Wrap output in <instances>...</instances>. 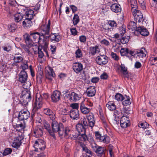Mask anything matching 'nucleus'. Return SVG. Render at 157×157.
<instances>
[{
	"mask_svg": "<svg viewBox=\"0 0 157 157\" xmlns=\"http://www.w3.org/2000/svg\"><path fill=\"white\" fill-rule=\"evenodd\" d=\"M132 13L134 17L135 21L140 23L144 20L143 15L139 10H136Z\"/></svg>",
	"mask_w": 157,
	"mask_h": 157,
	"instance_id": "nucleus-13",
	"label": "nucleus"
},
{
	"mask_svg": "<svg viewBox=\"0 0 157 157\" xmlns=\"http://www.w3.org/2000/svg\"><path fill=\"white\" fill-rule=\"evenodd\" d=\"M30 116V113L29 111L25 109L19 112L18 115V119L21 121L26 120L28 119Z\"/></svg>",
	"mask_w": 157,
	"mask_h": 157,
	"instance_id": "nucleus-9",
	"label": "nucleus"
},
{
	"mask_svg": "<svg viewBox=\"0 0 157 157\" xmlns=\"http://www.w3.org/2000/svg\"><path fill=\"white\" fill-rule=\"evenodd\" d=\"M70 116L71 118L73 120H77L79 118V111L78 109L71 110L70 111Z\"/></svg>",
	"mask_w": 157,
	"mask_h": 157,
	"instance_id": "nucleus-23",
	"label": "nucleus"
},
{
	"mask_svg": "<svg viewBox=\"0 0 157 157\" xmlns=\"http://www.w3.org/2000/svg\"><path fill=\"white\" fill-rule=\"evenodd\" d=\"M45 72L46 75L52 76V77H54L55 74L52 68L49 66H47L45 68Z\"/></svg>",
	"mask_w": 157,
	"mask_h": 157,
	"instance_id": "nucleus-28",
	"label": "nucleus"
},
{
	"mask_svg": "<svg viewBox=\"0 0 157 157\" xmlns=\"http://www.w3.org/2000/svg\"><path fill=\"white\" fill-rule=\"evenodd\" d=\"M136 31L139 32L143 36H146L149 34L148 30L143 26L138 27Z\"/></svg>",
	"mask_w": 157,
	"mask_h": 157,
	"instance_id": "nucleus-21",
	"label": "nucleus"
},
{
	"mask_svg": "<svg viewBox=\"0 0 157 157\" xmlns=\"http://www.w3.org/2000/svg\"><path fill=\"white\" fill-rule=\"evenodd\" d=\"M25 127V124H16V131L12 132L11 136L13 140L12 146L13 147L17 149L20 147L22 143L21 140L24 138L23 133Z\"/></svg>",
	"mask_w": 157,
	"mask_h": 157,
	"instance_id": "nucleus-1",
	"label": "nucleus"
},
{
	"mask_svg": "<svg viewBox=\"0 0 157 157\" xmlns=\"http://www.w3.org/2000/svg\"><path fill=\"white\" fill-rule=\"evenodd\" d=\"M122 102L123 105H127L130 104L131 102L129 97L125 96L124 97L122 100Z\"/></svg>",
	"mask_w": 157,
	"mask_h": 157,
	"instance_id": "nucleus-44",
	"label": "nucleus"
},
{
	"mask_svg": "<svg viewBox=\"0 0 157 157\" xmlns=\"http://www.w3.org/2000/svg\"><path fill=\"white\" fill-rule=\"evenodd\" d=\"M79 123L82 124L85 127H86L87 125V123L86 121V119L85 117H82L80 118L79 121Z\"/></svg>",
	"mask_w": 157,
	"mask_h": 157,
	"instance_id": "nucleus-53",
	"label": "nucleus"
},
{
	"mask_svg": "<svg viewBox=\"0 0 157 157\" xmlns=\"http://www.w3.org/2000/svg\"><path fill=\"white\" fill-rule=\"evenodd\" d=\"M32 46H30L28 44L26 45H23L22 48L25 51L27 52L29 56H31L32 55V52H30L31 50L30 48Z\"/></svg>",
	"mask_w": 157,
	"mask_h": 157,
	"instance_id": "nucleus-47",
	"label": "nucleus"
},
{
	"mask_svg": "<svg viewBox=\"0 0 157 157\" xmlns=\"http://www.w3.org/2000/svg\"><path fill=\"white\" fill-rule=\"evenodd\" d=\"M21 97L22 98V104L26 105L31 100V94L30 92L23 91Z\"/></svg>",
	"mask_w": 157,
	"mask_h": 157,
	"instance_id": "nucleus-8",
	"label": "nucleus"
},
{
	"mask_svg": "<svg viewBox=\"0 0 157 157\" xmlns=\"http://www.w3.org/2000/svg\"><path fill=\"white\" fill-rule=\"evenodd\" d=\"M52 132L55 134V132H58L59 135H62L63 133L62 132V130H63L62 128V124L61 123H59L56 121H52Z\"/></svg>",
	"mask_w": 157,
	"mask_h": 157,
	"instance_id": "nucleus-5",
	"label": "nucleus"
},
{
	"mask_svg": "<svg viewBox=\"0 0 157 157\" xmlns=\"http://www.w3.org/2000/svg\"><path fill=\"white\" fill-rule=\"evenodd\" d=\"M30 35L32 38L33 43H38L42 45L45 44V37L41 35L40 33L37 32L32 33H30Z\"/></svg>",
	"mask_w": 157,
	"mask_h": 157,
	"instance_id": "nucleus-3",
	"label": "nucleus"
},
{
	"mask_svg": "<svg viewBox=\"0 0 157 157\" xmlns=\"http://www.w3.org/2000/svg\"><path fill=\"white\" fill-rule=\"evenodd\" d=\"M22 87L25 89H28L31 86V84L30 82L29 81H26L23 82Z\"/></svg>",
	"mask_w": 157,
	"mask_h": 157,
	"instance_id": "nucleus-52",
	"label": "nucleus"
},
{
	"mask_svg": "<svg viewBox=\"0 0 157 157\" xmlns=\"http://www.w3.org/2000/svg\"><path fill=\"white\" fill-rule=\"evenodd\" d=\"M86 118L89 122V126L91 128L93 127L95 123V120L93 114L92 113H90L86 116Z\"/></svg>",
	"mask_w": 157,
	"mask_h": 157,
	"instance_id": "nucleus-18",
	"label": "nucleus"
},
{
	"mask_svg": "<svg viewBox=\"0 0 157 157\" xmlns=\"http://www.w3.org/2000/svg\"><path fill=\"white\" fill-rule=\"evenodd\" d=\"M120 52L121 56H126L127 54H128L129 50L128 48H122L121 49Z\"/></svg>",
	"mask_w": 157,
	"mask_h": 157,
	"instance_id": "nucleus-49",
	"label": "nucleus"
},
{
	"mask_svg": "<svg viewBox=\"0 0 157 157\" xmlns=\"http://www.w3.org/2000/svg\"><path fill=\"white\" fill-rule=\"evenodd\" d=\"M43 128L41 127H36L34 130L33 136L36 137H41L43 134Z\"/></svg>",
	"mask_w": 157,
	"mask_h": 157,
	"instance_id": "nucleus-25",
	"label": "nucleus"
},
{
	"mask_svg": "<svg viewBox=\"0 0 157 157\" xmlns=\"http://www.w3.org/2000/svg\"><path fill=\"white\" fill-rule=\"evenodd\" d=\"M139 127L143 128H148L149 125L147 122L144 123L140 122L139 124Z\"/></svg>",
	"mask_w": 157,
	"mask_h": 157,
	"instance_id": "nucleus-54",
	"label": "nucleus"
},
{
	"mask_svg": "<svg viewBox=\"0 0 157 157\" xmlns=\"http://www.w3.org/2000/svg\"><path fill=\"white\" fill-rule=\"evenodd\" d=\"M145 0H138V2L141 6V7L143 10L146 8L145 2Z\"/></svg>",
	"mask_w": 157,
	"mask_h": 157,
	"instance_id": "nucleus-58",
	"label": "nucleus"
},
{
	"mask_svg": "<svg viewBox=\"0 0 157 157\" xmlns=\"http://www.w3.org/2000/svg\"><path fill=\"white\" fill-rule=\"evenodd\" d=\"M42 123L44 127L48 131L50 135L52 137H55V134L53 133V132H52V131L51 129L50 125L48 123V121L44 120L43 121Z\"/></svg>",
	"mask_w": 157,
	"mask_h": 157,
	"instance_id": "nucleus-19",
	"label": "nucleus"
},
{
	"mask_svg": "<svg viewBox=\"0 0 157 157\" xmlns=\"http://www.w3.org/2000/svg\"><path fill=\"white\" fill-rule=\"evenodd\" d=\"M17 26L15 24H11L8 26V28L10 32H14L16 29L17 28Z\"/></svg>",
	"mask_w": 157,
	"mask_h": 157,
	"instance_id": "nucleus-51",
	"label": "nucleus"
},
{
	"mask_svg": "<svg viewBox=\"0 0 157 157\" xmlns=\"http://www.w3.org/2000/svg\"><path fill=\"white\" fill-rule=\"evenodd\" d=\"M79 21V19L78 15L77 14H75L73 18V22L74 25H76Z\"/></svg>",
	"mask_w": 157,
	"mask_h": 157,
	"instance_id": "nucleus-50",
	"label": "nucleus"
},
{
	"mask_svg": "<svg viewBox=\"0 0 157 157\" xmlns=\"http://www.w3.org/2000/svg\"><path fill=\"white\" fill-rule=\"evenodd\" d=\"M25 20L22 22L23 25L24 27H26L27 28H29L33 24L32 21V20L33 19L29 18H27L26 17H25Z\"/></svg>",
	"mask_w": 157,
	"mask_h": 157,
	"instance_id": "nucleus-29",
	"label": "nucleus"
},
{
	"mask_svg": "<svg viewBox=\"0 0 157 157\" xmlns=\"http://www.w3.org/2000/svg\"><path fill=\"white\" fill-rule=\"evenodd\" d=\"M23 17V15L20 13H17L14 15V20L15 22H18L21 21Z\"/></svg>",
	"mask_w": 157,
	"mask_h": 157,
	"instance_id": "nucleus-42",
	"label": "nucleus"
},
{
	"mask_svg": "<svg viewBox=\"0 0 157 157\" xmlns=\"http://www.w3.org/2000/svg\"><path fill=\"white\" fill-rule=\"evenodd\" d=\"M127 27L128 29L129 30L137 31V27L136 24L135 22L131 21L129 22Z\"/></svg>",
	"mask_w": 157,
	"mask_h": 157,
	"instance_id": "nucleus-34",
	"label": "nucleus"
},
{
	"mask_svg": "<svg viewBox=\"0 0 157 157\" xmlns=\"http://www.w3.org/2000/svg\"><path fill=\"white\" fill-rule=\"evenodd\" d=\"M79 134L77 133H74L72 132V133L71 135V137H70V139H73V140H75L78 136H79Z\"/></svg>",
	"mask_w": 157,
	"mask_h": 157,
	"instance_id": "nucleus-61",
	"label": "nucleus"
},
{
	"mask_svg": "<svg viewBox=\"0 0 157 157\" xmlns=\"http://www.w3.org/2000/svg\"><path fill=\"white\" fill-rule=\"evenodd\" d=\"M81 147L82 151L88 154V155H87L88 157H90L92 155L91 151L83 144L81 145Z\"/></svg>",
	"mask_w": 157,
	"mask_h": 157,
	"instance_id": "nucleus-46",
	"label": "nucleus"
},
{
	"mask_svg": "<svg viewBox=\"0 0 157 157\" xmlns=\"http://www.w3.org/2000/svg\"><path fill=\"white\" fill-rule=\"evenodd\" d=\"M79 136L81 138L82 140L84 141H86L87 140L88 136H87L85 134L81 133L79 134Z\"/></svg>",
	"mask_w": 157,
	"mask_h": 157,
	"instance_id": "nucleus-56",
	"label": "nucleus"
},
{
	"mask_svg": "<svg viewBox=\"0 0 157 157\" xmlns=\"http://www.w3.org/2000/svg\"><path fill=\"white\" fill-rule=\"evenodd\" d=\"M100 52V49L97 46H95L94 47H91L90 48V52L92 55H94L96 53H98Z\"/></svg>",
	"mask_w": 157,
	"mask_h": 157,
	"instance_id": "nucleus-39",
	"label": "nucleus"
},
{
	"mask_svg": "<svg viewBox=\"0 0 157 157\" xmlns=\"http://www.w3.org/2000/svg\"><path fill=\"white\" fill-rule=\"evenodd\" d=\"M12 150L11 148H6L3 152V154L4 155H6L11 153Z\"/></svg>",
	"mask_w": 157,
	"mask_h": 157,
	"instance_id": "nucleus-57",
	"label": "nucleus"
},
{
	"mask_svg": "<svg viewBox=\"0 0 157 157\" xmlns=\"http://www.w3.org/2000/svg\"><path fill=\"white\" fill-rule=\"evenodd\" d=\"M86 93L88 97H93L95 95L96 93V90L94 86H90L86 90Z\"/></svg>",
	"mask_w": 157,
	"mask_h": 157,
	"instance_id": "nucleus-26",
	"label": "nucleus"
},
{
	"mask_svg": "<svg viewBox=\"0 0 157 157\" xmlns=\"http://www.w3.org/2000/svg\"><path fill=\"white\" fill-rule=\"evenodd\" d=\"M111 10L113 12L117 13L121 11V8L118 4L114 3L113 4L110 6Z\"/></svg>",
	"mask_w": 157,
	"mask_h": 157,
	"instance_id": "nucleus-33",
	"label": "nucleus"
},
{
	"mask_svg": "<svg viewBox=\"0 0 157 157\" xmlns=\"http://www.w3.org/2000/svg\"><path fill=\"white\" fill-rule=\"evenodd\" d=\"M49 37L51 41L52 42H58L61 40L60 36L58 33H51L49 36H45L46 38Z\"/></svg>",
	"mask_w": 157,
	"mask_h": 157,
	"instance_id": "nucleus-15",
	"label": "nucleus"
},
{
	"mask_svg": "<svg viewBox=\"0 0 157 157\" xmlns=\"http://www.w3.org/2000/svg\"><path fill=\"white\" fill-rule=\"evenodd\" d=\"M73 69L76 73H78L81 72L83 69V65L80 63H75L73 65Z\"/></svg>",
	"mask_w": 157,
	"mask_h": 157,
	"instance_id": "nucleus-16",
	"label": "nucleus"
},
{
	"mask_svg": "<svg viewBox=\"0 0 157 157\" xmlns=\"http://www.w3.org/2000/svg\"><path fill=\"white\" fill-rule=\"evenodd\" d=\"M97 63L100 65L106 64L108 62V57L105 55H101L97 56L96 59Z\"/></svg>",
	"mask_w": 157,
	"mask_h": 157,
	"instance_id": "nucleus-10",
	"label": "nucleus"
},
{
	"mask_svg": "<svg viewBox=\"0 0 157 157\" xmlns=\"http://www.w3.org/2000/svg\"><path fill=\"white\" fill-rule=\"evenodd\" d=\"M119 30L120 31V34L122 35L124 34L125 33V27L124 25H122L119 28Z\"/></svg>",
	"mask_w": 157,
	"mask_h": 157,
	"instance_id": "nucleus-60",
	"label": "nucleus"
},
{
	"mask_svg": "<svg viewBox=\"0 0 157 157\" xmlns=\"http://www.w3.org/2000/svg\"><path fill=\"white\" fill-rule=\"evenodd\" d=\"M68 116L66 114H63L62 117V121L63 123L66 122L68 120Z\"/></svg>",
	"mask_w": 157,
	"mask_h": 157,
	"instance_id": "nucleus-63",
	"label": "nucleus"
},
{
	"mask_svg": "<svg viewBox=\"0 0 157 157\" xmlns=\"http://www.w3.org/2000/svg\"><path fill=\"white\" fill-rule=\"evenodd\" d=\"M106 107L110 111H113L116 109V106L113 101H109L106 105Z\"/></svg>",
	"mask_w": 157,
	"mask_h": 157,
	"instance_id": "nucleus-38",
	"label": "nucleus"
},
{
	"mask_svg": "<svg viewBox=\"0 0 157 157\" xmlns=\"http://www.w3.org/2000/svg\"><path fill=\"white\" fill-rule=\"evenodd\" d=\"M14 62L16 63H22L24 61L22 56L20 54H16L13 59Z\"/></svg>",
	"mask_w": 157,
	"mask_h": 157,
	"instance_id": "nucleus-37",
	"label": "nucleus"
},
{
	"mask_svg": "<svg viewBox=\"0 0 157 157\" xmlns=\"http://www.w3.org/2000/svg\"><path fill=\"white\" fill-rule=\"evenodd\" d=\"M121 71L123 73V74L126 77H128V72L127 68L125 67L124 65L121 64L120 66Z\"/></svg>",
	"mask_w": 157,
	"mask_h": 157,
	"instance_id": "nucleus-45",
	"label": "nucleus"
},
{
	"mask_svg": "<svg viewBox=\"0 0 157 157\" xmlns=\"http://www.w3.org/2000/svg\"><path fill=\"white\" fill-rule=\"evenodd\" d=\"M43 112L44 114L49 116L50 118L52 121L54 120L55 118V116L52 111L50 109L46 108L44 109Z\"/></svg>",
	"mask_w": 157,
	"mask_h": 157,
	"instance_id": "nucleus-20",
	"label": "nucleus"
},
{
	"mask_svg": "<svg viewBox=\"0 0 157 157\" xmlns=\"http://www.w3.org/2000/svg\"><path fill=\"white\" fill-rule=\"evenodd\" d=\"M21 67L23 70L22 71H24V70L28 68V66L26 62L25 63H24L23 62L22 63Z\"/></svg>",
	"mask_w": 157,
	"mask_h": 157,
	"instance_id": "nucleus-64",
	"label": "nucleus"
},
{
	"mask_svg": "<svg viewBox=\"0 0 157 157\" xmlns=\"http://www.w3.org/2000/svg\"><path fill=\"white\" fill-rule=\"evenodd\" d=\"M63 133L62 135H60V136H64L65 138H70L71 137V135L72 133V131L68 127L66 128L63 131H62Z\"/></svg>",
	"mask_w": 157,
	"mask_h": 157,
	"instance_id": "nucleus-27",
	"label": "nucleus"
},
{
	"mask_svg": "<svg viewBox=\"0 0 157 157\" xmlns=\"http://www.w3.org/2000/svg\"><path fill=\"white\" fill-rule=\"evenodd\" d=\"M121 113L122 116L121 118L120 123L122 128H125L128 126L129 125L130 120L128 115L127 112L124 109L121 111Z\"/></svg>",
	"mask_w": 157,
	"mask_h": 157,
	"instance_id": "nucleus-4",
	"label": "nucleus"
},
{
	"mask_svg": "<svg viewBox=\"0 0 157 157\" xmlns=\"http://www.w3.org/2000/svg\"><path fill=\"white\" fill-rule=\"evenodd\" d=\"M18 80L21 82H24L27 81L28 75L26 72L25 71H21L19 74Z\"/></svg>",
	"mask_w": 157,
	"mask_h": 157,
	"instance_id": "nucleus-17",
	"label": "nucleus"
},
{
	"mask_svg": "<svg viewBox=\"0 0 157 157\" xmlns=\"http://www.w3.org/2000/svg\"><path fill=\"white\" fill-rule=\"evenodd\" d=\"M61 93L59 91L56 90L54 91L51 96L52 100L53 102L58 101L60 99Z\"/></svg>",
	"mask_w": 157,
	"mask_h": 157,
	"instance_id": "nucleus-14",
	"label": "nucleus"
},
{
	"mask_svg": "<svg viewBox=\"0 0 157 157\" xmlns=\"http://www.w3.org/2000/svg\"><path fill=\"white\" fill-rule=\"evenodd\" d=\"M81 98V95L80 94H77L74 92H71L69 95L70 100L71 101H76L79 100Z\"/></svg>",
	"mask_w": 157,
	"mask_h": 157,
	"instance_id": "nucleus-24",
	"label": "nucleus"
},
{
	"mask_svg": "<svg viewBox=\"0 0 157 157\" xmlns=\"http://www.w3.org/2000/svg\"><path fill=\"white\" fill-rule=\"evenodd\" d=\"M96 139L98 141L104 143H108L109 141V137L106 135L101 136L98 131L95 132Z\"/></svg>",
	"mask_w": 157,
	"mask_h": 157,
	"instance_id": "nucleus-7",
	"label": "nucleus"
},
{
	"mask_svg": "<svg viewBox=\"0 0 157 157\" xmlns=\"http://www.w3.org/2000/svg\"><path fill=\"white\" fill-rule=\"evenodd\" d=\"M150 60L152 65H154L157 63V57H151L150 58Z\"/></svg>",
	"mask_w": 157,
	"mask_h": 157,
	"instance_id": "nucleus-59",
	"label": "nucleus"
},
{
	"mask_svg": "<svg viewBox=\"0 0 157 157\" xmlns=\"http://www.w3.org/2000/svg\"><path fill=\"white\" fill-rule=\"evenodd\" d=\"M80 109L81 112L85 114L88 113L91 110L90 108L86 107L83 102H82L80 105Z\"/></svg>",
	"mask_w": 157,
	"mask_h": 157,
	"instance_id": "nucleus-30",
	"label": "nucleus"
},
{
	"mask_svg": "<svg viewBox=\"0 0 157 157\" xmlns=\"http://www.w3.org/2000/svg\"><path fill=\"white\" fill-rule=\"evenodd\" d=\"M146 52L144 49V50H139L136 51V53L137 56L140 58H144L146 56Z\"/></svg>",
	"mask_w": 157,
	"mask_h": 157,
	"instance_id": "nucleus-41",
	"label": "nucleus"
},
{
	"mask_svg": "<svg viewBox=\"0 0 157 157\" xmlns=\"http://www.w3.org/2000/svg\"><path fill=\"white\" fill-rule=\"evenodd\" d=\"M24 38L25 40L26 44L30 46H32L33 45L32 38H31L30 35L27 34H25L24 35Z\"/></svg>",
	"mask_w": 157,
	"mask_h": 157,
	"instance_id": "nucleus-31",
	"label": "nucleus"
},
{
	"mask_svg": "<svg viewBox=\"0 0 157 157\" xmlns=\"http://www.w3.org/2000/svg\"><path fill=\"white\" fill-rule=\"evenodd\" d=\"M86 127L84 125L78 123L76 125V128L79 134L81 133L85 134L86 133Z\"/></svg>",
	"mask_w": 157,
	"mask_h": 157,
	"instance_id": "nucleus-32",
	"label": "nucleus"
},
{
	"mask_svg": "<svg viewBox=\"0 0 157 157\" xmlns=\"http://www.w3.org/2000/svg\"><path fill=\"white\" fill-rule=\"evenodd\" d=\"M34 147L35 148V151H38V149L43 150L45 148V142L42 140H39L38 141H35Z\"/></svg>",
	"mask_w": 157,
	"mask_h": 157,
	"instance_id": "nucleus-11",
	"label": "nucleus"
},
{
	"mask_svg": "<svg viewBox=\"0 0 157 157\" xmlns=\"http://www.w3.org/2000/svg\"><path fill=\"white\" fill-rule=\"evenodd\" d=\"M121 41L122 44H125L128 41V36H125L122 38L121 40Z\"/></svg>",
	"mask_w": 157,
	"mask_h": 157,
	"instance_id": "nucleus-62",
	"label": "nucleus"
},
{
	"mask_svg": "<svg viewBox=\"0 0 157 157\" xmlns=\"http://www.w3.org/2000/svg\"><path fill=\"white\" fill-rule=\"evenodd\" d=\"M50 25L51 21L50 20H49L46 25H42L40 27V33L41 35L45 37L46 35H48L49 34Z\"/></svg>",
	"mask_w": 157,
	"mask_h": 157,
	"instance_id": "nucleus-6",
	"label": "nucleus"
},
{
	"mask_svg": "<svg viewBox=\"0 0 157 157\" xmlns=\"http://www.w3.org/2000/svg\"><path fill=\"white\" fill-rule=\"evenodd\" d=\"M128 2H130L131 7V12L132 13H134L136 11L138 10L137 9V3L136 0H130Z\"/></svg>",
	"mask_w": 157,
	"mask_h": 157,
	"instance_id": "nucleus-36",
	"label": "nucleus"
},
{
	"mask_svg": "<svg viewBox=\"0 0 157 157\" xmlns=\"http://www.w3.org/2000/svg\"><path fill=\"white\" fill-rule=\"evenodd\" d=\"M34 16V11L32 10L27 9L25 13V17L33 19Z\"/></svg>",
	"mask_w": 157,
	"mask_h": 157,
	"instance_id": "nucleus-35",
	"label": "nucleus"
},
{
	"mask_svg": "<svg viewBox=\"0 0 157 157\" xmlns=\"http://www.w3.org/2000/svg\"><path fill=\"white\" fill-rule=\"evenodd\" d=\"M93 151L96 153L98 156L102 157L105 154V148L104 147L99 146L97 145L92 148Z\"/></svg>",
	"mask_w": 157,
	"mask_h": 157,
	"instance_id": "nucleus-12",
	"label": "nucleus"
},
{
	"mask_svg": "<svg viewBox=\"0 0 157 157\" xmlns=\"http://www.w3.org/2000/svg\"><path fill=\"white\" fill-rule=\"evenodd\" d=\"M108 25L111 27L110 28L109 27L108 28H106V29L105 28V30L108 31L107 33L110 34L111 33V31L113 30V28L116 27L117 24L114 21H109L108 22Z\"/></svg>",
	"mask_w": 157,
	"mask_h": 157,
	"instance_id": "nucleus-22",
	"label": "nucleus"
},
{
	"mask_svg": "<svg viewBox=\"0 0 157 157\" xmlns=\"http://www.w3.org/2000/svg\"><path fill=\"white\" fill-rule=\"evenodd\" d=\"M75 57L77 58H80L82 56V52L79 48L75 52Z\"/></svg>",
	"mask_w": 157,
	"mask_h": 157,
	"instance_id": "nucleus-48",
	"label": "nucleus"
},
{
	"mask_svg": "<svg viewBox=\"0 0 157 157\" xmlns=\"http://www.w3.org/2000/svg\"><path fill=\"white\" fill-rule=\"evenodd\" d=\"M44 77V74L42 70H41V68L40 70L38 69V71L36 76V80L37 81H39L41 82H42L41 79Z\"/></svg>",
	"mask_w": 157,
	"mask_h": 157,
	"instance_id": "nucleus-40",
	"label": "nucleus"
},
{
	"mask_svg": "<svg viewBox=\"0 0 157 157\" xmlns=\"http://www.w3.org/2000/svg\"><path fill=\"white\" fill-rule=\"evenodd\" d=\"M48 97V95L46 93H44L42 94H37L36 95V98L33 104V110L36 111L40 108L43 104V99H46Z\"/></svg>",
	"mask_w": 157,
	"mask_h": 157,
	"instance_id": "nucleus-2",
	"label": "nucleus"
},
{
	"mask_svg": "<svg viewBox=\"0 0 157 157\" xmlns=\"http://www.w3.org/2000/svg\"><path fill=\"white\" fill-rule=\"evenodd\" d=\"M124 97L120 94L117 93L115 96V99L118 101L122 100Z\"/></svg>",
	"mask_w": 157,
	"mask_h": 157,
	"instance_id": "nucleus-55",
	"label": "nucleus"
},
{
	"mask_svg": "<svg viewBox=\"0 0 157 157\" xmlns=\"http://www.w3.org/2000/svg\"><path fill=\"white\" fill-rule=\"evenodd\" d=\"M90 144V145L92 148H93L95 146H96L97 145L94 141V138L92 136L90 135L88 136L87 140Z\"/></svg>",
	"mask_w": 157,
	"mask_h": 157,
	"instance_id": "nucleus-43",
	"label": "nucleus"
}]
</instances>
